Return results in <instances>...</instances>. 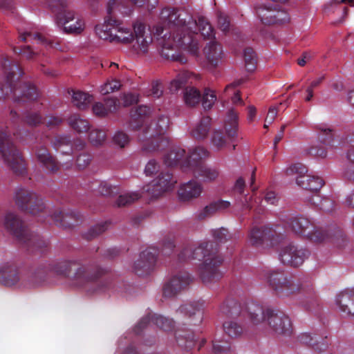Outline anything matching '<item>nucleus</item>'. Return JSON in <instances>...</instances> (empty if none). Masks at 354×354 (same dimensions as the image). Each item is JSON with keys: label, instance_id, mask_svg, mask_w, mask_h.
<instances>
[{"label": "nucleus", "instance_id": "nucleus-6", "mask_svg": "<svg viewBox=\"0 0 354 354\" xmlns=\"http://www.w3.org/2000/svg\"><path fill=\"white\" fill-rule=\"evenodd\" d=\"M218 252V244L212 241L203 242L197 246L186 243L179 253L178 259L181 261L204 259L198 266V274L202 281L207 284L218 281L223 276L221 268L223 257Z\"/></svg>", "mask_w": 354, "mask_h": 354}, {"label": "nucleus", "instance_id": "nucleus-55", "mask_svg": "<svg viewBox=\"0 0 354 354\" xmlns=\"http://www.w3.org/2000/svg\"><path fill=\"white\" fill-rule=\"evenodd\" d=\"M213 236L217 243H225L231 237L228 230L225 228H220L213 231Z\"/></svg>", "mask_w": 354, "mask_h": 354}, {"label": "nucleus", "instance_id": "nucleus-35", "mask_svg": "<svg viewBox=\"0 0 354 354\" xmlns=\"http://www.w3.org/2000/svg\"><path fill=\"white\" fill-rule=\"evenodd\" d=\"M199 78L198 75L189 71H181L176 75L169 85V90L172 93L177 92L180 88L185 86L186 84H192L193 80H196Z\"/></svg>", "mask_w": 354, "mask_h": 354}, {"label": "nucleus", "instance_id": "nucleus-54", "mask_svg": "<svg viewBox=\"0 0 354 354\" xmlns=\"http://www.w3.org/2000/svg\"><path fill=\"white\" fill-rule=\"evenodd\" d=\"M121 86V84L118 80H113L106 82L101 86L100 92L102 95H106L110 93L118 91Z\"/></svg>", "mask_w": 354, "mask_h": 354}, {"label": "nucleus", "instance_id": "nucleus-1", "mask_svg": "<svg viewBox=\"0 0 354 354\" xmlns=\"http://www.w3.org/2000/svg\"><path fill=\"white\" fill-rule=\"evenodd\" d=\"M160 19L156 35H162L160 41L162 57L185 64L187 58L177 51L178 48L197 55L198 44L194 37L196 32V20L187 10L165 8L161 10Z\"/></svg>", "mask_w": 354, "mask_h": 354}, {"label": "nucleus", "instance_id": "nucleus-62", "mask_svg": "<svg viewBox=\"0 0 354 354\" xmlns=\"http://www.w3.org/2000/svg\"><path fill=\"white\" fill-rule=\"evenodd\" d=\"M335 206L334 201L327 197L323 198V201L319 205V209L326 212H330L333 210Z\"/></svg>", "mask_w": 354, "mask_h": 354}, {"label": "nucleus", "instance_id": "nucleus-34", "mask_svg": "<svg viewBox=\"0 0 354 354\" xmlns=\"http://www.w3.org/2000/svg\"><path fill=\"white\" fill-rule=\"evenodd\" d=\"M204 53L208 62L216 66L223 57V51L221 45L216 41H209L204 48Z\"/></svg>", "mask_w": 354, "mask_h": 354}, {"label": "nucleus", "instance_id": "nucleus-51", "mask_svg": "<svg viewBox=\"0 0 354 354\" xmlns=\"http://www.w3.org/2000/svg\"><path fill=\"white\" fill-rule=\"evenodd\" d=\"M106 133L103 130L93 129L88 135V139L93 145H101L105 140Z\"/></svg>", "mask_w": 354, "mask_h": 354}, {"label": "nucleus", "instance_id": "nucleus-16", "mask_svg": "<svg viewBox=\"0 0 354 354\" xmlns=\"http://www.w3.org/2000/svg\"><path fill=\"white\" fill-rule=\"evenodd\" d=\"M225 135L220 130H216L212 137V142L218 149L229 143L236 142L238 137L239 115L234 109L228 111L225 120Z\"/></svg>", "mask_w": 354, "mask_h": 354}, {"label": "nucleus", "instance_id": "nucleus-42", "mask_svg": "<svg viewBox=\"0 0 354 354\" xmlns=\"http://www.w3.org/2000/svg\"><path fill=\"white\" fill-rule=\"evenodd\" d=\"M183 99L189 106H194L201 100V94L198 89L193 86H187L183 91Z\"/></svg>", "mask_w": 354, "mask_h": 354}, {"label": "nucleus", "instance_id": "nucleus-23", "mask_svg": "<svg viewBox=\"0 0 354 354\" xmlns=\"http://www.w3.org/2000/svg\"><path fill=\"white\" fill-rule=\"evenodd\" d=\"M151 324L165 331L172 330L174 328V322L172 319L156 313H148L135 326L133 329L135 333L141 334L142 330Z\"/></svg>", "mask_w": 354, "mask_h": 354}, {"label": "nucleus", "instance_id": "nucleus-18", "mask_svg": "<svg viewBox=\"0 0 354 354\" xmlns=\"http://www.w3.org/2000/svg\"><path fill=\"white\" fill-rule=\"evenodd\" d=\"M256 14L261 23L266 26L281 25L290 21L288 12L279 6L271 4H257L255 6Z\"/></svg>", "mask_w": 354, "mask_h": 354}, {"label": "nucleus", "instance_id": "nucleus-64", "mask_svg": "<svg viewBox=\"0 0 354 354\" xmlns=\"http://www.w3.org/2000/svg\"><path fill=\"white\" fill-rule=\"evenodd\" d=\"M343 176L348 181L354 182V165L348 164L344 169Z\"/></svg>", "mask_w": 354, "mask_h": 354}, {"label": "nucleus", "instance_id": "nucleus-22", "mask_svg": "<svg viewBox=\"0 0 354 354\" xmlns=\"http://www.w3.org/2000/svg\"><path fill=\"white\" fill-rule=\"evenodd\" d=\"M192 280V277L187 272H180L174 274L163 286L164 297H175L179 292L186 289Z\"/></svg>", "mask_w": 354, "mask_h": 354}, {"label": "nucleus", "instance_id": "nucleus-21", "mask_svg": "<svg viewBox=\"0 0 354 354\" xmlns=\"http://www.w3.org/2000/svg\"><path fill=\"white\" fill-rule=\"evenodd\" d=\"M245 187V180L240 177L239 178L234 186V192L236 194V203H239L241 206V211L244 214V211H250L253 209L256 213L260 214L263 211L261 206V198L256 196L255 194L248 196L244 195V189Z\"/></svg>", "mask_w": 354, "mask_h": 354}, {"label": "nucleus", "instance_id": "nucleus-50", "mask_svg": "<svg viewBox=\"0 0 354 354\" xmlns=\"http://www.w3.org/2000/svg\"><path fill=\"white\" fill-rule=\"evenodd\" d=\"M140 196L137 193H130L120 195L115 201V205L118 207L129 205L138 200Z\"/></svg>", "mask_w": 354, "mask_h": 354}, {"label": "nucleus", "instance_id": "nucleus-27", "mask_svg": "<svg viewBox=\"0 0 354 354\" xmlns=\"http://www.w3.org/2000/svg\"><path fill=\"white\" fill-rule=\"evenodd\" d=\"M177 313L184 314L190 318V324L198 325L203 319V303L195 301L192 303L185 304L179 307Z\"/></svg>", "mask_w": 354, "mask_h": 354}, {"label": "nucleus", "instance_id": "nucleus-7", "mask_svg": "<svg viewBox=\"0 0 354 354\" xmlns=\"http://www.w3.org/2000/svg\"><path fill=\"white\" fill-rule=\"evenodd\" d=\"M13 200L20 210L35 216L47 215L56 225L63 228H69L82 218V215L75 210L68 209L66 212L56 209L51 212L42 198L35 192L24 187L16 188Z\"/></svg>", "mask_w": 354, "mask_h": 354}, {"label": "nucleus", "instance_id": "nucleus-12", "mask_svg": "<svg viewBox=\"0 0 354 354\" xmlns=\"http://www.w3.org/2000/svg\"><path fill=\"white\" fill-rule=\"evenodd\" d=\"M3 225L6 230L31 252H44L49 245V241L29 231L20 218L14 213L6 214Z\"/></svg>", "mask_w": 354, "mask_h": 354}, {"label": "nucleus", "instance_id": "nucleus-9", "mask_svg": "<svg viewBox=\"0 0 354 354\" xmlns=\"http://www.w3.org/2000/svg\"><path fill=\"white\" fill-rule=\"evenodd\" d=\"M5 78L0 82V100H6L12 95L13 101L22 104L35 101L39 96L36 86L29 82H21L19 79L24 74L19 64L2 55L0 58Z\"/></svg>", "mask_w": 354, "mask_h": 354}, {"label": "nucleus", "instance_id": "nucleus-58", "mask_svg": "<svg viewBox=\"0 0 354 354\" xmlns=\"http://www.w3.org/2000/svg\"><path fill=\"white\" fill-rule=\"evenodd\" d=\"M91 156L89 153H80L76 159V165L78 169H85L91 162Z\"/></svg>", "mask_w": 354, "mask_h": 354}, {"label": "nucleus", "instance_id": "nucleus-43", "mask_svg": "<svg viewBox=\"0 0 354 354\" xmlns=\"http://www.w3.org/2000/svg\"><path fill=\"white\" fill-rule=\"evenodd\" d=\"M68 122L69 126L79 133L86 132L89 129V123L86 120L82 119L78 114L71 115Z\"/></svg>", "mask_w": 354, "mask_h": 354}, {"label": "nucleus", "instance_id": "nucleus-29", "mask_svg": "<svg viewBox=\"0 0 354 354\" xmlns=\"http://www.w3.org/2000/svg\"><path fill=\"white\" fill-rule=\"evenodd\" d=\"M297 339L300 343L306 344L318 352L325 351L329 345V340L326 336L322 337L316 334L304 333L300 334Z\"/></svg>", "mask_w": 354, "mask_h": 354}, {"label": "nucleus", "instance_id": "nucleus-46", "mask_svg": "<svg viewBox=\"0 0 354 354\" xmlns=\"http://www.w3.org/2000/svg\"><path fill=\"white\" fill-rule=\"evenodd\" d=\"M110 224L111 223L109 221L96 224L90 227L89 230L84 234L83 236L88 241L92 240L104 232L108 229Z\"/></svg>", "mask_w": 354, "mask_h": 354}, {"label": "nucleus", "instance_id": "nucleus-63", "mask_svg": "<svg viewBox=\"0 0 354 354\" xmlns=\"http://www.w3.org/2000/svg\"><path fill=\"white\" fill-rule=\"evenodd\" d=\"M64 120L59 116L49 115L46 118V125L49 128H55L59 126Z\"/></svg>", "mask_w": 354, "mask_h": 354}, {"label": "nucleus", "instance_id": "nucleus-38", "mask_svg": "<svg viewBox=\"0 0 354 354\" xmlns=\"http://www.w3.org/2000/svg\"><path fill=\"white\" fill-rule=\"evenodd\" d=\"M196 32L194 35V37L197 40V41H198V32H201V36H203L205 39L215 38L214 28L207 19L202 16L198 17V20L196 21ZM198 44H199V42H198Z\"/></svg>", "mask_w": 354, "mask_h": 354}, {"label": "nucleus", "instance_id": "nucleus-17", "mask_svg": "<svg viewBox=\"0 0 354 354\" xmlns=\"http://www.w3.org/2000/svg\"><path fill=\"white\" fill-rule=\"evenodd\" d=\"M308 169L302 163L291 165L286 170L287 176L297 175L296 183L300 187L311 192H319L324 185V180L317 176L307 174Z\"/></svg>", "mask_w": 354, "mask_h": 354}, {"label": "nucleus", "instance_id": "nucleus-61", "mask_svg": "<svg viewBox=\"0 0 354 354\" xmlns=\"http://www.w3.org/2000/svg\"><path fill=\"white\" fill-rule=\"evenodd\" d=\"M139 101V95L136 93H129L123 95L122 103L124 106H129L137 104Z\"/></svg>", "mask_w": 354, "mask_h": 354}, {"label": "nucleus", "instance_id": "nucleus-28", "mask_svg": "<svg viewBox=\"0 0 354 354\" xmlns=\"http://www.w3.org/2000/svg\"><path fill=\"white\" fill-rule=\"evenodd\" d=\"M335 304L342 313L354 316V288L340 292L336 296Z\"/></svg>", "mask_w": 354, "mask_h": 354}, {"label": "nucleus", "instance_id": "nucleus-10", "mask_svg": "<svg viewBox=\"0 0 354 354\" xmlns=\"http://www.w3.org/2000/svg\"><path fill=\"white\" fill-rule=\"evenodd\" d=\"M149 114V106H139L131 110L129 122V127L133 130L142 129V132L138 135V139L145 142L142 148L146 151H153L162 148L161 143L166 142L162 135L169 124V118L160 115L158 119L156 128H152L151 125H147V120Z\"/></svg>", "mask_w": 354, "mask_h": 354}, {"label": "nucleus", "instance_id": "nucleus-15", "mask_svg": "<svg viewBox=\"0 0 354 354\" xmlns=\"http://www.w3.org/2000/svg\"><path fill=\"white\" fill-rule=\"evenodd\" d=\"M209 156L208 151L202 147H197L192 151L189 159L184 162V167H190L189 171H192L194 176L201 178L204 181H212L218 176V171L215 169L207 166L203 161Z\"/></svg>", "mask_w": 354, "mask_h": 354}, {"label": "nucleus", "instance_id": "nucleus-60", "mask_svg": "<svg viewBox=\"0 0 354 354\" xmlns=\"http://www.w3.org/2000/svg\"><path fill=\"white\" fill-rule=\"evenodd\" d=\"M308 153L314 156L319 157L322 158H326L327 151L326 149L322 146L314 145L310 147L308 149Z\"/></svg>", "mask_w": 354, "mask_h": 354}, {"label": "nucleus", "instance_id": "nucleus-20", "mask_svg": "<svg viewBox=\"0 0 354 354\" xmlns=\"http://www.w3.org/2000/svg\"><path fill=\"white\" fill-rule=\"evenodd\" d=\"M176 183L172 174L169 171L161 172L150 183L143 187L142 192L151 198H157L171 190Z\"/></svg>", "mask_w": 354, "mask_h": 354}, {"label": "nucleus", "instance_id": "nucleus-3", "mask_svg": "<svg viewBox=\"0 0 354 354\" xmlns=\"http://www.w3.org/2000/svg\"><path fill=\"white\" fill-rule=\"evenodd\" d=\"M10 115L11 122L0 127V156L13 174L24 176L27 173V163L13 140L19 134L17 124L21 120L28 126L37 127L43 123L44 118L39 111H27L22 119L15 111L11 110Z\"/></svg>", "mask_w": 354, "mask_h": 354}, {"label": "nucleus", "instance_id": "nucleus-37", "mask_svg": "<svg viewBox=\"0 0 354 354\" xmlns=\"http://www.w3.org/2000/svg\"><path fill=\"white\" fill-rule=\"evenodd\" d=\"M50 142L54 149L62 154L70 155L73 152L72 142L69 136L57 135Z\"/></svg>", "mask_w": 354, "mask_h": 354}, {"label": "nucleus", "instance_id": "nucleus-52", "mask_svg": "<svg viewBox=\"0 0 354 354\" xmlns=\"http://www.w3.org/2000/svg\"><path fill=\"white\" fill-rule=\"evenodd\" d=\"M216 96L212 91L209 88L205 90L203 97L201 96L202 105L205 109H209L212 108L215 101Z\"/></svg>", "mask_w": 354, "mask_h": 354}, {"label": "nucleus", "instance_id": "nucleus-36", "mask_svg": "<svg viewBox=\"0 0 354 354\" xmlns=\"http://www.w3.org/2000/svg\"><path fill=\"white\" fill-rule=\"evenodd\" d=\"M89 189L92 192H97L102 196L113 197L119 192V187L113 186L106 181H100L94 180L91 182Z\"/></svg>", "mask_w": 354, "mask_h": 354}, {"label": "nucleus", "instance_id": "nucleus-31", "mask_svg": "<svg viewBox=\"0 0 354 354\" xmlns=\"http://www.w3.org/2000/svg\"><path fill=\"white\" fill-rule=\"evenodd\" d=\"M203 188L200 183L196 180H192L183 184L178 192L179 198L183 201H188L193 198H198Z\"/></svg>", "mask_w": 354, "mask_h": 354}, {"label": "nucleus", "instance_id": "nucleus-19", "mask_svg": "<svg viewBox=\"0 0 354 354\" xmlns=\"http://www.w3.org/2000/svg\"><path fill=\"white\" fill-rule=\"evenodd\" d=\"M310 254V252L304 247L289 243L281 248L279 259L284 266L298 268L301 266Z\"/></svg>", "mask_w": 354, "mask_h": 354}, {"label": "nucleus", "instance_id": "nucleus-39", "mask_svg": "<svg viewBox=\"0 0 354 354\" xmlns=\"http://www.w3.org/2000/svg\"><path fill=\"white\" fill-rule=\"evenodd\" d=\"M211 118L208 116L203 117L200 122L192 130V136L196 140L205 138L211 129Z\"/></svg>", "mask_w": 354, "mask_h": 354}, {"label": "nucleus", "instance_id": "nucleus-40", "mask_svg": "<svg viewBox=\"0 0 354 354\" xmlns=\"http://www.w3.org/2000/svg\"><path fill=\"white\" fill-rule=\"evenodd\" d=\"M72 102L74 106L80 110L86 109L88 105L93 101V96L80 91H71Z\"/></svg>", "mask_w": 354, "mask_h": 354}, {"label": "nucleus", "instance_id": "nucleus-49", "mask_svg": "<svg viewBox=\"0 0 354 354\" xmlns=\"http://www.w3.org/2000/svg\"><path fill=\"white\" fill-rule=\"evenodd\" d=\"M212 344V351L214 354H227L231 350V344L228 341L214 339Z\"/></svg>", "mask_w": 354, "mask_h": 354}, {"label": "nucleus", "instance_id": "nucleus-45", "mask_svg": "<svg viewBox=\"0 0 354 354\" xmlns=\"http://www.w3.org/2000/svg\"><path fill=\"white\" fill-rule=\"evenodd\" d=\"M317 138L321 143L331 145L333 140V130L325 124H320L317 127Z\"/></svg>", "mask_w": 354, "mask_h": 354}, {"label": "nucleus", "instance_id": "nucleus-8", "mask_svg": "<svg viewBox=\"0 0 354 354\" xmlns=\"http://www.w3.org/2000/svg\"><path fill=\"white\" fill-rule=\"evenodd\" d=\"M261 277L279 297H288L299 294L306 299L316 301L317 295L309 277L288 275L282 269H264Z\"/></svg>", "mask_w": 354, "mask_h": 354}, {"label": "nucleus", "instance_id": "nucleus-5", "mask_svg": "<svg viewBox=\"0 0 354 354\" xmlns=\"http://www.w3.org/2000/svg\"><path fill=\"white\" fill-rule=\"evenodd\" d=\"M48 272L68 278L79 286H84L86 284L97 285V288L93 292L104 291L108 288L106 282L100 285L97 281L104 274L105 270L96 265H84L80 259H62L49 264L44 270L41 268L38 269L35 273V277H39V280L34 285L44 281Z\"/></svg>", "mask_w": 354, "mask_h": 354}, {"label": "nucleus", "instance_id": "nucleus-4", "mask_svg": "<svg viewBox=\"0 0 354 354\" xmlns=\"http://www.w3.org/2000/svg\"><path fill=\"white\" fill-rule=\"evenodd\" d=\"M219 312L227 317H248L254 324L267 319L270 327L278 334L290 336L293 328L290 317L283 312L270 307L265 308L257 302L249 301L241 306L235 299L227 298L219 308Z\"/></svg>", "mask_w": 354, "mask_h": 354}, {"label": "nucleus", "instance_id": "nucleus-59", "mask_svg": "<svg viewBox=\"0 0 354 354\" xmlns=\"http://www.w3.org/2000/svg\"><path fill=\"white\" fill-rule=\"evenodd\" d=\"M13 50L15 53L24 55L27 59H32L36 55V53L31 48L30 46L15 47Z\"/></svg>", "mask_w": 354, "mask_h": 354}, {"label": "nucleus", "instance_id": "nucleus-14", "mask_svg": "<svg viewBox=\"0 0 354 354\" xmlns=\"http://www.w3.org/2000/svg\"><path fill=\"white\" fill-rule=\"evenodd\" d=\"M52 11L55 14L56 23L58 26H64L66 33L80 34L84 29L83 19L75 17L73 11L66 9V0H44Z\"/></svg>", "mask_w": 354, "mask_h": 354}, {"label": "nucleus", "instance_id": "nucleus-44", "mask_svg": "<svg viewBox=\"0 0 354 354\" xmlns=\"http://www.w3.org/2000/svg\"><path fill=\"white\" fill-rule=\"evenodd\" d=\"M19 38L22 41H28L29 40L35 39L39 44H41L45 46H49L50 47L53 46V42L50 39L45 37L39 32L25 31L24 32L20 34Z\"/></svg>", "mask_w": 354, "mask_h": 354}, {"label": "nucleus", "instance_id": "nucleus-57", "mask_svg": "<svg viewBox=\"0 0 354 354\" xmlns=\"http://www.w3.org/2000/svg\"><path fill=\"white\" fill-rule=\"evenodd\" d=\"M346 142L350 145L346 152V159L349 163L354 165V133L348 135L346 137Z\"/></svg>", "mask_w": 354, "mask_h": 354}, {"label": "nucleus", "instance_id": "nucleus-53", "mask_svg": "<svg viewBox=\"0 0 354 354\" xmlns=\"http://www.w3.org/2000/svg\"><path fill=\"white\" fill-rule=\"evenodd\" d=\"M129 136L122 131H118L113 137V142L120 148L125 147L129 142Z\"/></svg>", "mask_w": 354, "mask_h": 354}, {"label": "nucleus", "instance_id": "nucleus-33", "mask_svg": "<svg viewBox=\"0 0 354 354\" xmlns=\"http://www.w3.org/2000/svg\"><path fill=\"white\" fill-rule=\"evenodd\" d=\"M230 206V203L227 201L218 200L210 203L203 209L199 211L196 214L197 219L201 221L212 216L218 212L223 211Z\"/></svg>", "mask_w": 354, "mask_h": 354}, {"label": "nucleus", "instance_id": "nucleus-13", "mask_svg": "<svg viewBox=\"0 0 354 354\" xmlns=\"http://www.w3.org/2000/svg\"><path fill=\"white\" fill-rule=\"evenodd\" d=\"M175 247L174 239L167 236L162 240L160 249L156 247L147 248L140 254L139 259L134 263L135 273L141 277L150 274L155 270L158 256L160 254L169 256Z\"/></svg>", "mask_w": 354, "mask_h": 354}, {"label": "nucleus", "instance_id": "nucleus-56", "mask_svg": "<svg viewBox=\"0 0 354 354\" xmlns=\"http://www.w3.org/2000/svg\"><path fill=\"white\" fill-rule=\"evenodd\" d=\"M217 17L218 25L221 30L225 33L229 32L231 25L228 17L225 14L220 12L218 14Z\"/></svg>", "mask_w": 354, "mask_h": 354}, {"label": "nucleus", "instance_id": "nucleus-2", "mask_svg": "<svg viewBox=\"0 0 354 354\" xmlns=\"http://www.w3.org/2000/svg\"><path fill=\"white\" fill-rule=\"evenodd\" d=\"M116 11L123 15H130L132 8L119 3L118 0H109L107 3L109 16L102 24L95 26V30L99 38L111 42L132 43L133 50L138 54H145L153 41L151 30L145 23L137 20L132 24V30L127 28L117 19Z\"/></svg>", "mask_w": 354, "mask_h": 354}, {"label": "nucleus", "instance_id": "nucleus-41", "mask_svg": "<svg viewBox=\"0 0 354 354\" xmlns=\"http://www.w3.org/2000/svg\"><path fill=\"white\" fill-rule=\"evenodd\" d=\"M175 337L178 346L185 349H191L195 344L196 339L192 332L178 330L175 333Z\"/></svg>", "mask_w": 354, "mask_h": 354}, {"label": "nucleus", "instance_id": "nucleus-24", "mask_svg": "<svg viewBox=\"0 0 354 354\" xmlns=\"http://www.w3.org/2000/svg\"><path fill=\"white\" fill-rule=\"evenodd\" d=\"M276 232L267 226L253 227L248 234L249 243L256 248L271 246L274 243Z\"/></svg>", "mask_w": 354, "mask_h": 354}, {"label": "nucleus", "instance_id": "nucleus-11", "mask_svg": "<svg viewBox=\"0 0 354 354\" xmlns=\"http://www.w3.org/2000/svg\"><path fill=\"white\" fill-rule=\"evenodd\" d=\"M285 224L294 234L312 242L321 243L329 239L328 233L324 229L317 226L313 221L301 214L288 216ZM330 239L339 248H344L348 243L346 236L340 229L337 230Z\"/></svg>", "mask_w": 354, "mask_h": 354}, {"label": "nucleus", "instance_id": "nucleus-26", "mask_svg": "<svg viewBox=\"0 0 354 354\" xmlns=\"http://www.w3.org/2000/svg\"><path fill=\"white\" fill-rule=\"evenodd\" d=\"M192 154V151L189 155H187L184 149L176 147L165 155L163 161L168 167L180 165L181 169L187 172L189 171L190 167H185L183 165L187 159H189Z\"/></svg>", "mask_w": 354, "mask_h": 354}, {"label": "nucleus", "instance_id": "nucleus-47", "mask_svg": "<svg viewBox=\"0 0 354 354\" xmlns=\"http://www.w3.org/2000/svg\"><path fill=\"white\" fill-rule=\"evenodd\" d=\"M223 330L226 335L232 338L239 337L243 331L241 324L234 321H226L223 324Z\"/></svg>", "mask_w": 354, "mask_h": 354}, {"label": "nucleus", "instance_id": "nucleus-30", "mask_svg": "<svg viewBox=\"0 0 354 354\" xmlns=\"http://www.w3.org/2000/svg\"><path fill=\"white\" fill-rule=\"evenodd\" d=\"M20 279L17 266L12 263H6L0 268V283L6 286L15 285Z\"/></svg>", "mask_w": 354, "mask_h": 354}, {"label": "nucleus", "instance_id": "nucleus-32", "mask_svg": "<svg viewBox=\"0 0 354 354\" xmlns=\"http://www.w3.org/2000/svg\"><path fill=\"white\" fill-rule=\"evenodd\" d=\"M119 106V102L116 98H106L104 102H98L93 105V113L100 118H104L109 113L115 111Z\"/></svg>", "mask_w": 354, "mask_h": 354}, {"label": "nucleus", "instance_id": "nucleus-25", "mask_svg": "<svg viewBox=\"0 0 354 354\" xmlns=\"http://www.w3.org/2000/svg\"><path fill=\"white\" fill-rule=\"evenodd\" d=\"M34 153L37 162L49 174H56L60 170V163L57 158L44 145L37 146Z\"/></svg>", "mask_w": 354, "mask_h": 354}, {"label": "nucleus", "instance_id": "nucleus-48", "mask_svg": "<svg viewBox=\"0 0 354 354\" xmlns=\"http://www.w3.org/2000/svg\"><path fill=\"white\" fill-rule=\"evenodd\" d=\"M243 57L247 71H254L257 66V56L254 50L250 47L245 48Z\"/></svg>", "mask_w": 354, "mask_h": 354}]
</instances>
